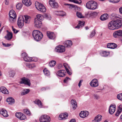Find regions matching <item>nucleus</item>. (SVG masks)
Segmentation results:
<instances>
[{"mask_svg":"<svg viewBox=\"0 0 122 122\" xmlns=\"http://www.w3.org/2000/svg\"><path fill=\"white\" fill-rule=\"evenodd\" d=\"M112 18L114 20L110 22L108 24V27L110 30H114L120 27L122 25V21L120 20H115L118 18L114 14H112Z\"/></svg>","mask_w":122,"mask_h":122,"instance_id":"1","label":"nucleus"},{"mask_svg":"<svg viewBox=\"0 0 122 122\" xmlns=\"http://www.w3.org/2000/svg\"><path fill=\"white\" fill-rule=\"evenodd\" d=\"M32 36L35 40L37 41H39L42 39L43 35L40 31L35 30L33 32Z\"/></svg>","mask_w":122,"mask_h":122,"instance_id":"2","label":"nucleus"},{"mask_svg":"<svg viewBox=\"0 0 122 122\" xmlns=\"http://www.w3.org/2000/svg\"><path fill=\"white\" fill-rule=\"evenodd\" d=\"M21 81L20 82V84H24L28 86H30V81L28 78L24 77L21 79Z\"/></svg>","mask_w":122,"mask_h":122,"instance_id":"3","label":"nucleus"},{"mask_svg":"<svg viewBox=\"0 0 122 122\" xmlns=\"http://www.w3.org/2000/svg\"><path fill=\"white\" fill-rule=\"evenodd\" d=\"M40 122H49L50 121V117L46 115H42L39 118Z\"/></svg>","mask_w":122,"mask_h":122,"instance_id":"4","label":"nucleus"},{"mask_svg":"<svg viewBox=\"0 0 122 122\" xmlns=\"http://www.w3.org/2000/svg\"><path fill=\"white\" fill-rule=\"evenodd\" d=\"M24 17L22 16H20L18 19L17 24L18 26L20 28H21L24 25Z\"/></svg>","mask_w":122,"mask_h":122,"instance_id":"5","label":"nucleus"},{"mask_svg":"<svg viewBox=\"0 0 122 122\" xmlns=\"http://www.w3.org/2000/svg\"><path fill=\"white\" fill-rule=\"evenodd\" d=\"M36 8L39 11L43 12H44L46 11V9L43 5L41 3H38L37 5H35Z\"/></svg>","mask_w":122,"mask_h":122,"instance_id":"6","label":"nucleus"},{"mask_svg":"<svg viewBox=\"0 0 122 122\" xmlns=\"http://www.w3.org/2000/svg\"><path fill=\"white\" fill-rule=\"evenodd\" d=\"M65 50V46L62 45L57 46L55 48V51L61 53L64 52Z\"/></svg>","mask_w":122,"mask_h":122,"instance_id":"7","label":"nucleus"},{"mask_svg":"<svg viewBox=\"0 0 122 122\" xmlns=\"http://www.w3.org/2000/svg\"><path fill=\"white\" fill-rule=\"evenodd\" d=\"M21 56L23 58L24 60L26 61H33L32 57H28L27 56V54L25 52L22 53L21 54Z\"/></svg>","mask_w":122,"mask_h":122,"instance_id":"8","label":"nucleus"},{"mask_svg":"<svg viewBox=\"0 0 122 122\" xmlns=\"http://www.w3.org/2000/svg\"><path fill=\"white\" fill-rule=\"evenodd\" d=\"M16 117L21 120H23L26 118L24 114L21 112H17L15 114Z\"/></svg>","mask_w":122,"mask_h":122,"instance_id":"9","label":"nucleus"},{"mask_svg":"<svg viewBox=\"0 0 122 122\" xmlns=\"http://www.w3.org/2000/svg\"><path fill=\"white\" fill-rule=\"evenodd\" d=\"M90 85L92 86L96 87L98 86V81L97 79H93L90 83Z\"/></svg>","mask_w":122,"mask_h":122,"instance_id":"10","label":"nucleus"},{"mask_svg":"<svg viewBox=\"0 0 122 122\" xmlns=\"http://www.w3.org/2000/svg\"><path fill=\"white\" fill-rule=\"evenodd\" d=\"M34 23L35 26L38 28H40L42 24L41 21L37 19H35Z\"/></svg>","mask_w":122,"mask_h":122,"instance_id":"11","label":"nucleus"},{"mask_svg":"<svg viewBox=\"0 0 122 122\" xmlns=\"http://www.w3.org/2000/svg\"><path fill=\"white\" fill-rule=\"evenodd\" d=\"M122 35V31L121 30L116 31L113 33V36L115 38H118Z\"/></svg>","mask_w":122,"mask_h":122,"instance_id":"12","label":"nucleus"},{"mask_svg":"<svg viewBox=\"0 0 122 122\" xmlns=\"http://www.w3.org/2000/svg\"><path fill=\"white\" fill-rule=\"evenodd\" d=\"M68 116L67 113H61L59 115V117L60 120H64L67 118Z\"/></svg>","mask_w":122,"mask_h":122,"instance_id":"13","label":"nucleus"},{"mask_svg":"<svg viewBox=\"0 0 122 122\" xmlns=\"http://www.w3.org/2000/svg\"><path fill=\"white\" fill-rule=\"evenodd\" d=\"M116 109V106L115 105H111L109 108V112L111 114H113L115 112Z\"/></svg>","mask_w":122,"mask_h":122,"instance_id":"14","label":"nucleus"},{"mask_svg":"<svg viewBox=\"0 0 122 122\" xmlns=\"http://www.w3.org/2000/svg\"><path fill=\"white\" fill-rule=\"evenodd\" d=\"M9 15L10 17L13 19H15L17 16L15 12L13 10H12L10 11Z\"/></svg>","mask_w":122,"mask_h":122,"instance_id":"15","label":"nucleus"},{"mask_svg":"<svg viewBox=\"0 0 122 122\" xmlns=\"http://www.w3.org/2000/svg\"><path fill=\"white\" fill-rule=\"evenodd\" d=\"M66 74L65 71L64 70H60L58 71L56 73V75L59 76L63 77Z\"/></svg>","mask_w":122,"mask_h":122,"instance_id":"16","label":"nucleus"},{"mask_svg":"<svg viewBox=\"0 0 122 122\" xmlns=\"http://www.w3.org/2000/svg\"><path fill=\"white\" fill-rule=\"evenodd\" d=\"M88 114L89 112L87 111H82L80 113L79 116L81 117L84 118L87 117Z\"/></svg>","mask_w":122,"mask_h":122,"instance_id":"17","label":"nucleus"},{"mask_svg":"<svg viewBox=\"0 0 122 122\" xmlns=\"http://www.w3.org/2000/svg\"><path fill=\"white\" fill-rule=\"evenodd\" d=\"M64 44L65 47L70 48L72 45V42L71 40H67L64 42Z\"/></svg>","mask_w":122,"mask_h":122,"instance_id":"18","label":"nucleus"},{"mask_svg":"<svg viewBox=\"0 0 122 122\" xmlns=\"http://www.w3.org/2000/svg\"><path fill=\"white\" fill-rule=\"evenodd\" d=\"M63 66L67 74L70 75H71V72H70L71 69L69 66L66 63H64Z\"/></svg>","mask_w":122,"mask_h":122,"instance_id":"19","label":"nucleus"},{"mask_svg":"<svg viewBox=\"0 0 122 122\" xmlns=\"http://www.w3.org/2000/svg\"><path fill=\"white\" fill-rule=\"evenodd\" d=\"M24 16L25 18V20H24V23L27 24H29L31 19L30 17L27 15H25Z\"/></svg>","mask_w":122,"mask_h":122,"instance_id":"20","label":"nucleus"},{"mask_svg":"<svg viewBox=\"0 0 122 122\" xmlns=\"http://www.w3.org/2000/svg\"><path fill=\"white\" fill-rule=\"evenodd\" d=\"M117 45L114 43H108L107 45V47L108 48L114 49L117 47Z\"/></svg>","mask_w":122,"mask_h":122,"instance_id":"21","label":"nucleus"},{"mask_svg":"<svg viewBox=\"0 0 122 122\" xmlns=\"http://www.w3.org/2000/svg\"><path fill=\"white\" fill-rule=\"evenodd\" d=\"M0 91L5 94H8L9 93L8 90L4 86H1L0 87Z\"/></svg>","mask_w":122,"mask_h":122,"instance_id":"22","label":"nucleus"},{"mask_svg":"<svg viewBox=\"0 0 122 122\" xmlns=\"http://www.w3.org/2000/svg\"><path fill=\"white\" fill-rule=\"evenodd\" d=\"M0 114L5 117H6L8 116L7 111L4 109H1L0 111Z\"/></svg>","mask_w":122,"mask_h":122,"instance_id":"23","label":"nucleus"},{"mask_svg":"<svg viewBox=\"0 0 122 122\" xmlns=\"http://www.w3.org/2000/svg\"><path fill=\"white\" fill-rule=\"evenodd\" d=\"M22 3L26 6H30L31 4V2L30 0H23Z\"/></svg>","mask_w":122,"mask_h":122,"instance_id":"24","label":"nucleus"},{"mask_svg":"<svg viewBox=\"0 0 122 122\" xmlns=\"http://www.w3.org/2000/svg\"><path fill=\"white\" fill-rule=\"evenodd\" d=\"M108 17V15L107 14H105L102 15L100 18V19L102 21L107 20Z\"/></svg>","mask_w":122,"mask_h":122,"instance_id":"25","label":"nucleus"},{"mask_svg":"<svg viewBox=\"0 0 122 122\" xmlns=\"http://www.w3.org/2000/svg\"><path fill=\"white\" fill-rule=\"evenodd\" d=\"M46 34L47 37L49 39H53V33L50 31H47L46 32Z\"/></svg>","mask_w":122,"mask_h":122,"instance_id":"26","label":"nucleus"},{"mask_svg":"<svg viewBox=\"0 0 122 122\" xmlns=\"http://www.w3.org/2000/svg\"><path fill=\"white\" fill-rule=\"evenodd\" d=\"M6 101L9 104H12L15 102L14 100L11 97H10L7 99Z\"/></svg>","mask_w":122,"mask_h":122,"instance_id":"27","label":"nucleus"},{"mask_svg":"<svg viewBox=\"0 0 122 122\" xmlns=\"http://www.w3.org/2000/svg\"><path fill=\"white\" fill-rule=\"evenodd\" d=\"M35 103L37 104L39 107L40 108L42 107V105L41 101L37 99H36L34 101Z\"/></svg>","mask_w":122,"mask_h":122,"instance_id":"28","label":"nucleus"},{"mask_svg":"<svg viewBox=\"0 0 122 122\" xmlns=\"http://www.w3.org/2000/svg\"><path fill=\"white\" fill-rule=\"evenodd\" d=\"M92 3L93 2V1L92 0L89 1L86 4V8L88 9H92Z\"/></svg>","mask_w":122,"mask_h":122,"instance_id":"29","label":"nucleus"},{"mask_svg":"<svg viewBox=\"0 0 122 122\" xmlns=\"http://www.w3.org/2000/svg\"><path fill=\"white\" fill-rule=\"evenodd\" d=\"M102 117L101 115H98L95 117L94 121L95 122H99L101 121Z\"/></svg>","mask_w":122,"mask_h":122,"instance_id":"30","label":"nucleus"},{"mask_svg":"<svg viewBox=\"0 0 122 122\" xmlns=\"http://www.w3.org/2000/svg\"><path fill=\"white\" fill-rule=\"evenodd\" d=\"M12 37V34L11 32H9L7 33L6 36L5 37L8 40H10Z\"/></svg>","mask_w":122,"mask_h":122,"instance_id":"31","label":"nucleus"},{"mask_svg":"<svg viewBox=\"0 0 122 122\" xmlns=\"http://www.w3.org/2000/svg\"><path fill=\"white\" fill-rule=\"evenodd\" d=\"M85 23L83 22L79 21V23L77 26L75 27V28H77L78 29L81 27H82L84 25Z\"/></svg>","mask_w":122,"mask_h":122,"instance_id":"32","label":"nucleus"},{"mask_svg":"<svg viewBox=\"0 0 122 122\" xmlns=\"http://www.w3.org/2000/svg\"><path fill=\"white\" fill-rule=\"evenodd\" d=\"M71 102L73 109H76L77 107V103L76 101L72 100H71Z\"/></svg>","mask_w":122,"mask_h":122,"instance_id":"33","label":"nucleus"},{"mask_svg":"<svg viewBox=\"0 0 122 122\" xmlns=\"http://www.w3.org/2000/svg\"><path fill=\"white\" fill-rule=\"evenodd\" d=\"M92 9L94 10L96 9L97 6V4L96 2L93 1V2H92Z\"/></svg>","mask_w":122,"mask_h":122,"instance_id":"34","label":"nucleus"},{"mask_svg":"<svg viewBox=\"0 0 122 122\" xmlns=\"http://www.w3.org/2000/svg\"><path fill=\"white\" fill-rule=\"evenodd\" d=\"M30 91L29 89H24L22 92L21 93V95H25L28 94Z\"/></svg>","mask_w":122,"mask_h":122,"instance_id":"35","label":"nucleus"},{"mask_svg":"<svg viewBox=\"0 0 122 122\" xmlns=\"http://www.w3.org/2000/svg\"><path fill=\"white\" fill-rule=\"evenodd\" d=\"M43 72L44 75L46 76L50 75V73L49 71L46 68H45L43 70Z\"/></svg>","mask_w":122,"mask_h":122,"instance_id":"36","label":"nucleus"},{"mask_svg":"<svg viewBox=\"0 0 122 122\" xmlns=\"http://www.w3.org/2000/svg\"><path fill=\"white\" fill-rule=\"evenodd\" d=\"M26 66L30 68H32L36 66V65L34 63L32 64H28L26 65Z\"/></svg>","mask_w":122,"mask_h":122,"instance_id":"37","label":"nucleus"},{"mask_svg":"<svg viewBox=\"0 0 122 122\" xmlns=\"http://www.w3.org/2000/svg\"><path fill=\"white\" fill-rule=\"evenodd\" d=\"M36 18L35 19H37L39 20H42L44 19L43 16L42 15L38 14L36 15Z\"/></svg>","mask_w":122,"mask_h":122,"instance_id":"38","label":"nucleus"},{"mask_svg":"<svg viewBox=\"0 0 122 122\" xmlns=\"http://www.w3.org/2000/svg\"><path fill=\"white\" fill-rule=\"evenodd\" d=\"M110 53L109 52H107L106 51H103L102 53L101 54L102 56L104 57L107 56Z\"/></svg>","mask_w":122,"mask_h":122,"instance_id":"39","label":"nucleus"},{"mask_svg":"<svg viewBox=\"0 0 122 122\" xmlns=\"http://www.w3.org/2000/svg\"><path fill=\"white\" fill-rule=\"evenodd\" d=\"M76 15L77 16L80 18H83L84 16H83L82 14L80 12L77 11L76 13Z\"/></svg>","mask_w":122,"mask_h":122,"instance_id":"40","label":"nucleus"},{"mask_svg":"<svg viewBox=\"0 0 122 122\" xmlns=\"http://www.w3.org/2000/svg\"><path fill=\"white\" fill-rule=\"evenodd\" d=\"M23 111L24 113L30 116L31 115V114L30 111L28 109H25Z\"/></svg>","mask_w":122,"mask_h":122,"instance_id":"41","label":"nucleus"},{"mask_svg":"<svg viewBox=\"0 0 122 122\" xmlns=\"http://www.w3.org/2000/svg\"><path fill=\"white\" fill-rule=\"evenodd\" d=\"M22 6V4L21 3H18L16 5V7L17 9H20Z\"/></svg>","mask_w":122,"mask_h":122,"instance_id":"42","label":"nucleus"},{"mask_svg":"<svg viewBox=\"0 0 122 122\" xmlns=\"http://www.w3.org/2000/svg\"><path fill=\"white\" fill-rule=\"evenodd\" d=\"M59 12V14H58V15H58L61 16H63L65 15H66V13L63 11H60Z\"/></svg>","mask_w":122,"mask_h":122,"instance_id":"43","label":"nucleus"},{"mask_svg":"<svg viewBox=\"0 0 122 122\" xmlns=\"http://www.w3.org/2000/svg\"><path fill=\"white\" fill-rule=\"evenodd\" d=\"M15 74V72L14 71H11L9 72V76L13 77Z\"/></svg>","mask_w":122,"mask_h":122,"instance_id":"44","label":"nucleus"},{"mask_svg":"<svg viewBox=\"0 0 122 122\" xmlns=\"http://www.w3.org/2000/svg\"><path fill=\"white\" fill-rule=\"evenodd\" d=\"M49 3L50 6L52 8H53V0H50Z\"/></svg>","mask_w":122,"mask_h":122,"instance_id":"45","label":"nucleus"},{"mask_svg":"<svg viewBox=\"0 0 122 122\" xmlns=\"http://www.w3.org/2000/svg\"><path fill=\"white\" fill-rule=\"evenodd\" d=\"M117 98L121 101H122V93L118 94L117 96Z\"/></svg>","mask_w":122,"mask_h":122,"instance_id":"46","label":"nucleus"},{"mask_svg":"<svg viewBox=\"0 0 122 122\" xmlns=\"http://www.w3.org/2000/svg\"><path fill=\"white\" fill-rule=\"evenodd\" d=\"M59 7V5L58 3L56 2L55 0H54V8H57Z\"/></svg>","mask_w":122,"mask_h":122,"instance_id":"47","label":"nucleus"},{"mask_svg":"<svg viewBox=\"0 0 122 122\" xmlns=\"http://www.w3.org/2000/svg\"><path fill=\"white\" fill-rule=\"evenodd\" d=\"M96 34V32L95 30H94L92 31V32L90 34V38H92L93 36H94L95 34Z\"/></svg>","mask_w":122,"mask_h":122,"instance_id":"48","label":"nucleus"},{"mask_svg":"<svg viewBox=\"0 0 122 122\" xmlns=\"http://www.w3.org/2000/svg\"><path fill=\"white\" fill-rule=\"evenodd\" d=\"M49 65L51 67L53 66V60H52L50 62Z\"/></svg>","mask_w":122,"mask_h":122,"instance_id":"49","label":"nucleus"},{"mask_svg":"<svg viewBox=\"0 0 122 122\" xmlns=\"http://www.w3.org/2000/svg\"><path fill=\"white\" fill-rule=\"evenodd\" d=\"M110 2L113 3H117L120 0H109Z\"/></svg>","mask_w":122,"mask_h":122,"instance_id":"50","label":"nucleus"},{"mask_svg":"<svg viewBox=\"0 0 122 122\" xmlns=\"http://www.w3.org/2000/svg\"><path fill=\"white\" fill-rule=\"evenodd\" d=\"M122 106L121 105H119L118 107L117 111H119V112H121L122 111Z\"/></svg>","mask_w":122,"mask_h":122,"instance_id":"51","label":"nucleus"},{"mask_svg":"<svg viewBox=\"0 0 122 122\" xmlns=\"http://www.w3.org/2000/svg\"><path fill=\"white\" fill-rule=\"evenodd\" d=\"M69 80H70V79L69 77H66L64 80V82L65 83H66Z\"/></svg>","mask_w":122,"mask_h":122,"instance_id":"52","label":"nucleus"},{"mask_svg":"<svg viewBox=\"0 0 122 122\" xmlns=\"http://www.w3.org/2000/svg\"><path fill=\"white\" fill-rule=\"evenodd\" d=\"M12 28L14 33L16 34L18 32V31L16 30L15 28H14L13 26L12 27Z\"/></svg>","mask_w":122,"mask_h":122,"instance_id":"53","label":"nucleus"},{"mask_svg":"<svg viewBox=\"0 0 122 122\" xmlns=\"http://www.w3.org/2000/svg\"><path fill=\"white\" fill-rule=\"evenodd\" d=\"M94 98L97 99H98L100 98L99 96L96 94H95L94 95Z\"/></svg>","mask_w":122,"mask_h":122,"instance_id":"54","label":"nucleus"},{"mask_svg":"<svg viewBox=\"0 0 122 122\" xmlns=\"http://www.w3.org/2000/svg\"><path fill=\"white\" fill-rule=\"evenodd\" d=\"M60 11H54V14L56 15H58L59 13V12Z\"/></svg>","mask_w":122,"mask_h":122,"instance_id":"55","label":"nucleus"},{"mask_svg":"<svg viewBox=\"0 0 122 122\" xmlns=\"http://www.w3.org/2000/svg\"><path fill=\"white\" fill-rule=\"evenodd\" d=\"M83 81V80H81L80 81H79L78 84V86L79 87H80L81 86V83Z\"/></svg>","mask_w":122,"mask_h":122,"instance_id":"56","label":"nucleus"},{"mask_svg":"<svg viewBox=\"0 0 122 122\" xmlns=\"http://www.w3.org/2000/svg\"><path fill=\"white\" fill-rule=\"evenodd\" d=\"M15 19H13L11 17H10L9 19V21L11 23H12L13 21V20Z\"/></svg>","mask_w":122,"mask_h":122,"instance_id":"57","label":"nucleus"},{"mask_svg":"<svg viewBox=\"0 0 122 122\" xmlns=\"http://www.w3.org/2000/svg\"><path fill=\"white\" fill-rule=\"evenodd\" d=\"M121 112H119V111H117V112L115 114V115L117 116H119V114L120 113H121Z\"/></svg>","mask_w":122,"mask_h":122,"instance_id":"58","label":"nucleus"},{"mask_svg":"<svg viewBox=\"0 0 122 122\" xmlns=\"http://www.w3.org/2000/svg\"><path fill=\"white\" fill-rule=\"evenodd\" d=\"M119 10L120 13L122 14V7L120 8Z\"/></svg>","mask_w":122,"mask_h":122,"instance_id":"59","label":"nucleus"},{"mask_svg":"<svg viewBox=\"0 0 122 122\" xmlns=\"http://www.w3.org/2000/svg\"><path fill=\"white\" fill-rule=\"evenodd\" d=\"M5 3L6 5H8L9 4V1L8 0H5Z\"/></svg>","mask_w":122,"mask_h":122,"instance_id":"60","label":"nucleus"},{"mask_svg":"<svg viewBox=\"0 0 122 122\" xmlns=\"http://www.w3.org/2000/svg\"><path fill=\"white\" fill-rule=\"evenodd\" d=\"M69 122H76V121L75 119H71Z\"/></svg>","mask_w":122,"mask_h":122,"instance_id":"61","label":"nucleus"},{"mask_svg":"<svg viewBox=\"0 0 122 122\" xmlns=\"http://www.w3.org/2000/svg\"><path fill=\"white\" fill-rule=\"evenodd\" d=\"M92 15H97V13L96 12H94L92 13Z\"/></svg>","mask_w":122,"mask_h":122,"instance_id":"62","label":"nucleus"},{"mask_svg":"<svg viewBox=\"0 0 122 122\" xmlns=\"http://www.w3.org/2000/svg\"><path fill=\"white\" fill-rule=\"evenodd\" d=\"M11 45L9 44H6L7 47H9Z\"/></svg>","mask_w":122,"mask_h":122,"instance_id":"63","label":"nucleus"},{"mask_svg":"<svg viewBox=\"0 0 122 122\" xmlns=\"http://www.w3.org/2000/svg\"><path fill=\"white\" fill-rule=\"evenodd\" d=\"M3 44V45L4 46H5V47H7V46H6V44H5V43H2Z\"/></svg>","mask_w":122,"mask_h":122,"instance_id":"64","label":"nucleus"}]
</instances>
